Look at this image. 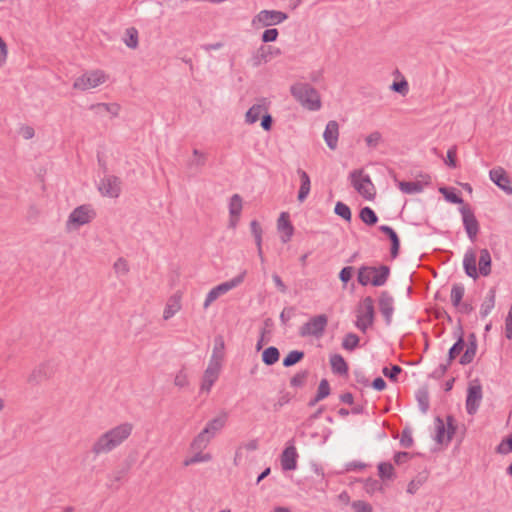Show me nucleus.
Segmentation results:
<instances>
[{"label": "nucleus", "instance_id": "obj_61", "mask_svg": "<svg viewBox=\"0 0 512 512\" xmlns=\"http://www.w3.org/2000/svg\"><path fill=\"white\" fill-rule=\"evenodd\" d=\"M278 35H279V32H278V30L276 28L266 29L262 33L261 40L264 43L274 42V41L277 40Z\"/></svg>", "mask_w": 512, "mask_h": 512}, {"label": "nucleus", "instance_id": "obj_47", "mask_svg": "<svg viewBox=\"0 0 512 512\" xmlns=\"http://www.w3.org/2000/svg\"><path fill=\"white\" fill-rule=\"evenodd\" d=\"M436 424V441L439 444H443L446 442V426L444 421L440 417H436L435 419Z\"/></svg>", "mask_w": 512, "mask_h": 512}, {"label": "nucleus", "instance_id": "obj_5", "mask_svg": "<svg viewBox=\"0 0 512 512\" xmlns=\"http://www.w3.org/2000/svg\"><path fill=\"white\" fill-rule=\"evenodd\" d=\"M245 276H246V271L244 270L243 272H241L239 275H237L233 279L223 282V283L217 285L216 287L212 288L208 292L206 299L204 301V304H203L204 309H207L211 305V303L214 302L221 295H223V294L227 293L228 291L232 290L233 288H236L237 286H239L244 281Z\"/></svg>", "mask_w": 512, "mask_h": 512}, {"label": "nucleus", "instance_id": "obj_6", "mask_svg": "<svg viewBox=\"0 0 512 512\" xmlns=\"http://www.w3.org/2000/svg\"><path fill=\"white\" fill-rule=\"evenodd\" d=\"M106 81V75L101 70H93L86 72L80 77L76 78L73 83V88L81 91L95 88Z\"/></svg>", "mask_w": 512, "mask_h": 512}, {"label": "nucleus", "instance_id": "obj_20", "mask_svg": "<svg viewBox=\"0 0 512 512\" xmlns=\"http://www.w3.org/2000/svg\"><path fill=\"white\" fill-rule=\"evenodd\" d=\"M277 228L282 233L281 241L287 243L294 233V227L289 219L288 212H282L277 221Z\"/></svg>", "mask_w": 512, "mask_h": 512}, {"label": "nucleus", "instance_id": "obj_12", "mask_svg": "<svg viewBox=\"0 0 512 512\" xmlns=\"http://www.w3.org/2000/svg\"><path fill=\"white\" fill-rule=\"evenodd\" d=\"M221 364L218 360H210L208 367L204 371L201 391L209 393L213 384L217 381L220 373Z\"/></svg>", "mask_w": 512, "mask_h": 512}, {"label": "nucleus", "instance_id": "obj_22", "mask_svg": "<svg viewBox=\"0 0 512 512\" xmlns=\"http://www.w3.org/2000/svg\"><path fill=\"white\" fill-rule=\"evenodd\" d=\"M242 198L239 194H234L230 198L229 203V213H230V221H229V227L235 228L238 224L241 211H242Z\"/></svg>", "mask_w": 512, "mask_h": 512}, {"label": "nucleus", "instance_id": "obj_38", "mask_svg": "<svg viewBox=\"0 0 512 512\" xmlns=\"http://www.w3.org/2000/svg\"><path fill=\"white\" fill-rule=\"evenodd\" d=\"M371 271H375V266L362 265L358 269L357 281L362 286L371 284Z\"/></svg>", "mask_w": 512, "mask_h": 512}, {"label": "nucleus", "instance_id": "obj_42", "mask_svg": "<svg viewBox=\"0 0 512 512\" xmlns=\"http://www.w3.org/2000/svg\"><path fill=\"white\" fill-rule=\"evenodd\" d=\"M439 192L444 196L446 201L453 204H463V199L460 197L454 188L440 187Z\"/></svg>", "mask_w": 512, "mask_h": 512}, {"label": "nucleus", "instance_id": "obj_54", "mask_svg": "<svg viewBox=\"0 0 512 512\" xmlns=\"http://www.w3.org/2000/svg\"><path fill=\"white\" fill-rule=\"evenodd\" d=\"M402 372V368L399 365H392L390 368L384 367L382 373L390 381L396 382L399 374Z\"/></svg>", "mask_w": 512, "mask_h": 512}, {"label": "nucleus", "instance_id": "obj_45", "mask_svg": "<svg viewBox=\"0 0 512 512\" xmlns=\"http://www.w3.org/2000/svg\"><path fill=\"white\" fill-rule=\"evenodd\" d=\"M181 308L180 302L176 298H170L169 302L167 303L164 312H163V318L165 320L170 319L172 316L175 315L176 312H178Z\"/></svg>", "mask_w": 512, "mask_h": 512}, {"label": "nucleus", "instance_id": "obj_23", "mask_svg": "<svg viewBox=\"0 0 512 512\" xmlns=\"http://www.w3.org/2000/svg\"><path fill=\"white\" fill-rule=\"evenodd\" d=\"M476 351H477V338L474 333H471L468 336V343L466 345V350L460 357L459 363L464 366L472 363V361L474 360V357L476 355Z\"/></svg>", "mask_w": 512, "mask_h": 512}, {"label": "nucleus", "instance_id": "obj_3", "mask_svg": "<svg viewBox=\"0 0 512 512\" xmlns=\"http://www.w3.org/2000/svg\"><path fill=\"white\" fill-rule=\"evenodd\" d=\"M291 95L305 108L317 111L321 108L317 90L308 83H296L290 88Z\"/></svg>", "mask_w": 512, "mask_h": 512}, {"label": "nucleus", "instance_id": "obj_41", "mask_svg": "<svg viewBox=\"0 0 512 512\" xmlns=\"http://www.w3.org/2000/svg\"><path fill=\"white\" fill-rule=\"evenodd\" d=\"M225 348L224 339L221 335H218L214 339V348L213 354L210 360H218L221 364V360L223 359V350Z\"/></svg>", "mask_w": 512, "mask_h": 512}, {"label": "nucleus", "instance_id": "obj_37", "mask_svg": "<svg viewBox=\"0 0 512 512\" xmlns=\"http://www.w3.org/2000/svg\"><path fill=\"white\" fill-rule=\"evenodd\" d=\"M416 400L418 402L419 409L422 413H426L429 410V392L426 387L420 388L416 392Z\"/></svg>", "mask_w": 512, "mask_h": 512}, {"label": "nucleus", "instance_id": "obj_46", "mask_svg": "<svg viewBox=\"0 0 512 512\" xmlns=\"http://www.w3.org/2000/svg\"><path fill=\"white\" fill-rule=\"evenodd\" d=\"M132 465H133V460H129V459L125 460L123 465L119 469H117L116 471H114L112 473L111 478L114 481H121L127 475V473L130 471Z\"/></svg>", "mask_w": 512, "mask_h": 512}, {"label": "nucleus", "instance_id": "obj_28", "mask_svg": "<svg viewBox=\"0 0 512 512\" xmlns=\"http://www.w3.org/2000/svg\"><path fill=\"white\" fill-rule=\"evenodd\" d=\"M227 421V414L223 412L221 415L210 420L204 430H208V434L212 436V438L225 426Z\"/></svg>", "mask_w": 512, "mask_h": 512}, {"label": "nucleus", "instance_id": "obj_51", "mask_svg": "<svg viewBox=\"0 0 512 512\" xmlns=\"http://www.w3.org/2000/svg\"><path fill=\"white\" fill-rule=\"evenodd\" d=\"M359 344V337L354 333H348L345 335L342 341V347L346 350L352 351Z\"/></svg>", "mask_w": 512, "mask_h": 512}, {"label": "nucleus", "instance_id": "obj_55", "mask_svg": "<svg viewBox=\"0 0 512 512\" xmlns=\"http://www.w3.org/2000/svg\"><path fill=\"white\" fill-rule=\"evenodd\" d=\"M211 459H212L211 454H209V453L203 454V453H201V451H199L198 453L193 455L191 458L186 459L184 461V465L189 466L191 464H195V463H199V462H208Z\"/></svg>", "mask_w": 512, "mask_h": 512}, {"label": "nucleus", "instance_id": "obj_26", "mask_svg": "<svg viewBox=\"0 0 512 512\" xmlns=\"http://www.w3.org/2000/svg\"><path fill=\"white\" fill-rule=\"evenodd\" d=\"M458 330H459L458 339L456 340V342L452 345V347L448 351L447 361L449 363H452L456 359V357L463 351V349L465 347V341H464V337H463L464 331H463V327H462L460 319L458 320Z\"/></svg>", "mask_w": 512, "mask_h": 512}, {"label": "nucleus", "instance_id": "obj_27", "mask_svg": "<svg viewBox=\"0 0 512 512\" xmlns=\"http://www.w3.org/2000/svg\"><path fill=\"white\" fill-rule=\"evenodd\" d=\"M371 285L375 287H380L386 284L389 276H390V267L387 265H380L378 267L375 266V271H371Z\"/></svg>", "mask_w": 512, "mask_h": 512}, {"label": "nucleus", "instance_id": "obj_62", "mask_svg": "<svg viewBox=\"0 0 512 512\" xmlns=\"http://www.w3.org/2000/svg\"><path fill=\"white\" fill-rule=\"evenodd\" d=\"M381 140H382V135L378 131H374V132L370 133L365 138L367 146H369L371 148L377 147Z\"/></svg>", "mask_w": 512, "mask_h": 512}, {"label": "nucleus", "instance_id": "obj_39", "mask_svg": "<svg viewBox=\"0 0 512 512\" xmlns=\"http://www.w3.org/2000/svg\"><path fill=\"white\" fill-rule=\"evenodd\" d=\"M310 375L309 370L304 369L298 371L291 379L290 386L293 388H302L306 385L308 377Z\"/></svg>", "mask_w": 512, "mask_h": 512}, {"label": "nucleus", "instance_id": "obj_50", "mask_svg": "<svg viewBox=\"0 0 512 512\" xmlns=\"http://www.w3.org/2000/svg\"><path fill=\"white\" fill-rule=\"evenodd\" d=\"M124 39L127 47L135 49L138 46V31L135 28H128L125 33Z\"/></svg>", "mask_w": 512, "mask_h": 512}, {"label": "nucleus", "instance_id": "obj_32", "mask_svg": "<svg viewBox=\"0 0 512 512\" xmlns=\"http://www.w3.org/2000/svg\"><path fill=\"white\" fill-rule=\"evenodd\" d=\"M212 439V436L208 434V430H202L192 441L191 448L193 450L201 451L202 449L206 448L209 444L210 440Z\"/></svg>", "mask_w": 512, "mask_h": 512}, {"label": "nucleus", "instance_id": "obj_30", "mask_svg": "<svg viewBox=\"0 0 512 512\" xmlns=\"http://www.w3.org/2000/svg\"><path fill=\"white\" fill-rule=\"evenodd\" d=\"M330 365L334 374L345 375L348 372V364L340 354L330 357Z\"/></svg>", "mask_w": 512, "mask_h": 512}, {"label": "nucleus", "instance_id": "obj_7", "mask_svg": "<svg viewBox=\"0 0 512 512\" xmlns=\"http://www.w3.org/2000/svg\"><path fill=\"white\" fill-rule=\"evenodd\" d=\"M327 323L328 317L325 314L314 316L300 327L299 335L301 337L314 336L319 338L324 334Z\"/></svg>", "mask_w": 512, "mask_h": 512}, {"label": "nucleus", "instance_id": "obj_44", "mask_svg": "<svg viewBox=\"0 0 512 512\" xmlns=\"http://www.w3.org/2000/svg\"><path fill=\"white\" fill-rule=\"evenodd\" d=\"M263 106L260 104H254L251 106L245 115V120L249 124H253L260 118V115L263 111Z\"/></svg>", "mask_w": 512, "mask_h": 512}, {"label": "nucleus", "instance_id": "obj_16", "mask_svg": "<svg viewBox=\"0 0 512 512\" xmlns=\"http://www.w3.org/2000/svg\"><path fill=\"white\" fill-rule=\"evenodd\" d=\"M350 178L352 180V185L355 190L361 194L366 199H371L373 194L368 192L366 189V184L373 186L369 175L362 176V170H354L350 173Z\"/></svg>", "mask_w": 512, "mask_h": 512}, {"label": "nucleus", "instance_id": "obj_15", "mask_svg": "<svg viewBox=\"0 0 512 512\" xmlns=\"http://www.w3.org/2000/svg\"><path fill=\"white\" fill-rule=\"evenodd\" d=\"M491 181L503 190L507 195H512L511 180L507 172L502 167H496L490 170Z\"/></svg>", "mask_w": 512, "mask_h": 512}, {"label": "nucleus", "instance_id": "obj_63", "mask_svg": "<svg viewBox=\"0 0 512 512\" xmlns=\"http://www.w3.org/2000/svg\"><path fill=\"white\" fill-rule=\"evenodd\" d=\"M391 90L397 92V93H400L402 95H405L408 93V83L406 80H401V81H394L391 85Z\"/></svg>", "mask_w": 512, "mask_h": 512}, {"label": "nucleus", "instance_id": "obj_19", "mask_svg": "<svg viewBox=\"0 0 512 512\" xmlns=\"http://www.w3.org/2000/svg\"><path fill=\"white\" fill-rule=\"evenodd\" d=\"M298 453L294 445L287 446L281 456V466L284 471H291L297 468Z\"/></svg>", "mask_w": 512, "mask_h": 512}, {"label": "nucleus", "instance_id": "obj_25", "mask_svg": "<svg viewBox=\"0 0 512 512\" xmlns=\"http://www.w3.org/2000/svg\"><path fill=\"white\" fill-rule=\"evenodd\" d=\"M297 174L300 178V188L298 191L297 200L300 203H303L310 193L311 181L306 171L299 168L297 169Z\"/></svg>", "mask_w": 512, "mask_h": 512}, {"label": "nucleus", "instance_id": "obj_9", "mask_svg": "<svg viewBox=\"0 0 512 512\" xmlns=\"http://www.w3.org/2000/svg\"><path fill=\"white\" fill-rule=\"evenodd\" d=\"M288 18V15L276 10H262L252 20V24L256 26L260 24L263 27L277 25Z\"/></svg>", "mask_w": 512, "mask_h": 512}, {"label": "nucleus", "instance_id": "obj_64", "mask_svg": "<svg viewBox=\"0 0 512 512\" xmlns=\"http://www.w3.org/2000/svg\"><path fill=\"white\" fill-rule=\"evenodd\" d=\"M354 268L352 266H345L341 269L339 273L340 281L346 285L352 278Z\"/></svg>", "mask_w": 512, "mask_h": 512}, {"label": "nucleus", "instance_id": "obj_33", "mask_svg": "<svg viewBox=\"0 0 512 512\" xmlns=\"http://www.w3.org/2000/svg\"><path fill=\"white\" fill-rule=\"evenodd\" d=\"M280 352L277 347L270 346L262 353V361L267 366H272L279 361Z\"/></svg>", "mask_w": 512, "mask_h": 512}, {"label": "nucleus", "instance_id": "obj_21", "mask_svg": "<svg viewBox=\"0 0 512 512\" xmlns=\"http://www.w3.org/2000/svg\"><path fill=\"white\" fill-rule=\"evenodd\" d=\"M53 372L54 370L49 363H43L32 371L28 377V382L31 384H39L50 378Z\"/></svg>", "mask_w": 512, "mask_h": 512}, {"label": "nucleus", "instance_id": "obj_56", "mask_svg": "<svg viewBox=\"0 0 512 512\" xmlns=\"http://www.w3.org/2000/svg\"><path fill=\"white\" fill-rule=\"evenodd\" d=\"M496 450L500 454H509L512 452V433L501 441Z\"/></svg>", "mask_w": 512, "mask_h": 512}, {"label": "nucleus", "instance_id": "obj_31", "mask_svg": "<svg viewBox=\"0 0 512 512\" xmlns=\"http://www.w3.org/2000/svg\"><path fill=\"white\" fill-rule=\"evenodd\" d=\"M330 385L327 379H322L319 383L317 393L314 398L308 402L309 407L315 406L319 401L330 395Z\"/></svg>", "mask_w": 512, "mask_h": 512}, {"label": "nucleus", "instance_id": "obj_53", "mask_svg": "<svg viewBox=\"0 0 512 512\" xmlns=\"http://www.w3.org/2000/svg\"><path fill=\"white\" fill-rule=\"evenodd\" d=\"M446 443H449L457 430L456 420L452 415L446 417Z\"/></svg>", "mask_w": 512, "mask_h": 512}, {"label": "nucleus", "instance_id": "obj_8", "mask_svg": "<svg viewBox=\"0 0 512 512\" xmlns=\"http://www.w3.org/2000/svg\"><path fill=\"white\" fill-rule=\"evenodd\" d=\"M96 216L95 211L90 205H80L76 207L69 215L67 220V228L73 226L79 228L91 222Z\"/></svg>", "mask_w": 512, "mask_h": 512}, {"label": "nucleus", "instance_id": "obj_58", "mask_svg": "<svg viewBox=\"0 0 512 512\" xmlns=\"http://www.w3.org/2000/svg\"><path fill=\"white\" fill-rule=\"evenodd\" d=\"M413 442L411 429L408 427L404 428L401 433L400 445L404 448H410Z\"/></svg>", "mask_w": 512, "mask_h": 512}, {"label": "nucleus", "instance_id": "obj_52", "mask_svg": "<svg viewBox=\"0 0 512 512\" xmlns=\"http://www.w3.org/2000/svg\"><path fill=\"white\" fill-rule=\"evenodd\" d=\"M90 109H103L116 117L119 114L120 106L117 103H98L91 105Z\"/></svg>", "mask_w": 512, "mask_h": 512}, {"label": "nucleus", "instance_id": "obj_2", "mask_svg": "<svg viewBox=\"0 0 512 512\" xmlns=\"http://www.w3.org/2000/svg\"><path fill=\"white\" fill-rule=\"evenodd\" d=\"M491 255L488 249H481L478 259V268L476 266V255L472 250L466 252L463 260V267L467 276L474 280L479 275L488 276L491 273Z\"/></svg>", "mask_w": 512, "mask_h": 512}, {"label": "nucleus", "instance_id": "obj_59", "mask_svg": "<svg viewBox=\"0 0 512 512\" xmlns=\"http://www.w3.org/2000/svg\"><path fill=\"white\" fill-rule=\"evenodd\" d=\"M351 507L353 512H373L372 506L361 500L353 501Z\"/></svg>", "mask_w": 512, "mask_h": 512}, {"label": "nucleus", "instance_id": "obj_4", "mask_svg": "<svg viewBox=\"0 0 512 512\" xmlns=\"http://www.w3.org/2000/svg\"><path fill=\"white\" fill-rule=\"evenodd\" d=\"M375 320L374 300L371 296L364 297L357 308L356 327L362 332H366Z\"/></svg>", "mask_w": 512, "mask_h": 512}, {"label": "nucleus", "instance_id": "obj_40", "mask_svg": "<svg viewBox=\"0 0 512 512\" xmlns=\"http://www.w3.org/2000/svg\"><path fill=\"white\" fill-rule=\"evenodd\" d=\"M305 356V353L300 350H292L290 351L283 359V366L284 367H291L295 364L299 363Z\"/></svg>", "mask_w": 512, "mask_h": 512}, {"label": "nucleus", "instance_id": "obj_11", "mask_svg": "<svg viewBox=\"0 0 512 512\" xmlns=\"http://www.w3.org/2000/svg\"><path fill=\"white\" fill-rule=\"evenodd\" d=\"M460 213L462 215L463 225L469 239L471 241H475L479 232L478 220L476 219L472 209L468 204L462 205L460 208Z\"/></svg>", "mask_w": 512, "mask_h": 512}, {"label": "nucleus", "instance_id": "obj_34", "mask_svg": "<svg viewBox=\"0 0 512 512\" xmlns=\"http://www.w3.org/2000/svg\"><path fill=\"white\" fill-rule=\"evenodd\" d=\"M378 475L382 481L394 480L396 475L390 462H380L377 466Z\"/></svg>", "mask_w": 512, "mask_h": 512}, {"label": "nucleus", "instance_id": "obj_1", "mask_svg": "<svg viewBox=\"0 0 512 512\" xmlns=\"http://www.w3.org/2000/svg\"><path fill=\"white\" fill-rule=\"evenodd\" d=\"M133 430L131 423H122L103 433L92 445L91 451L95 456L107 454L127 440Z\"/></svg>", "mask_w": 512, "mask_h": 512}, {"label": "nucleus", "instance_id": "obj_48", "mask_svg": "<svg viewBox=\"0 0 512 512\" xmlns=\"http://www.w3.org/2000/svg\"><path fill=\"white\" fill-rule=\"evenodd\" d=\"M334 212L345 221H351L352 213L350 208L345 203L338 201L335 205Z\"/></svg>", "mask_w": 512, "mask_h": 512}, {"label": "nucleus", "instance_id": "obj_60", "mask_svg": "<svg viewBox=\"0 0 512 512\" xmlns=\"http://www.w3.org/2000/svg\"><path fill=\"white\" fill-rule=\"evenodd\" d=\"M206 160L207 157L190 159L187 162V167L189 169L195 170V172L198 173L201 170V168L206 164Z\"/></svg>", "mask_w": 512, "mask_h": 512}, {"label": "nucleus", "instance_id": "obj_49", "mask_svg": "<svg viewBox=\"0 0 512 512\" xmlns=\"http://www.w3.org/2000/svg\"><path fill=\"white\" fill-rule=\"evenodd\" d=\"M364 489L372 495L377 491H383V486L379 480L369 477L364 481Z\"/></svg>", "mask_w": 512, "mask_h": 512}, {"label": "nucleus", "instance_id": "obj_14", "mask_svg": "<svg viewBox=\"0 0 512 512\" xmlns=\"http://www.w3.org/2000/svg\"><path fill=\"white\" fill-rule=\"evenodd\" d=\"M378 307L384 317L385 324L389 326L392 323L394 313V298L388 291H382L380 293Z\"/></svg>", "mask_w": 512, "mask_h": 512}, {"label": "nucleus", "instance_id": "obj_29", "mask_svg": "<svg viewBox=\"0 0 512 512\" xmlns=\"http://www.w3.org/2000/svg\"><path fill=\"white\" fill-rule=\"evenodd\" d=\"M495 299H496V288L492 287L487 293V296L485 297L483 303L481 304L480 308V316L482 318H485L489 315L491 310L495 306Z\"/></svg>", "mask_w": 512, "mask_h": 512}, {"label": "nucleus", "instance_id": "obj_57", "mask_svg": "<svg viewBox=\"0 0 512 512\" xmlns=\"http://www.w3.org/2000/svg\"><path fill=\"white\" fill-rule=\"evenodd\" d=\"M251 233L255 238L257 246L262 244V228L257 220H253L250 223Z\"/></svg>", "mask_w": 512, "mask_h": 512}, {"label": "nucleus", "instance_id": "obj_13", "mask_svg": "<svg viewBox=\"0 0 512 512\" xmlns=\"http://www.w3.org/2000/svg\"><path fill=\"white\" fill-rule=\"evenodd\" d=\"M99 191L103 196L117 198L121 193V181L117 176H105L99 184Z\"/></svg>", "mask_w": 512, "mask_h": 512}, {"label": "nucleus", "instance_id": "obj_43", "mask_svg": "<svg viewBox=\"0 0 512 512\" xmlns=\"http://www.w3.org/2000/svg\"><path fill=\"white\" fill-rule=\"evenodd\" d=\"M465 288L462 284L457 283L451 289V302L454 307H458L464 296Z\"/></svg>", "mask_w": 512, "mask_h": 512}, {"label": "nucleus", "instance_id": "obj_35", "mask_svg": "<svg viewBox=\"0 0 512 512\" xmlns=\"http://www.w3.org/2000/svg\"><path fill=\"white\" fill-rule=\"evenodd\" d=\"M398 187L406 194L420 193L423 191V184L420 181H401Z\"/></svg>", "mask_w": 512, "mask_h": 512}, {"label": "nucleus", "instance_id": "obj_18", "mask_svg": "<svg viewBox=\"0 0 512 512\" xmlns=\"http://www.w3.org/2000/svg\"><path fill=\"white\" fill-rule=\"evenodd\" d=\"M323 138L330 150H336L338 147L339 124L335 120H330L325 127Z\"/></svg>", "mask_w": 512, "mask_h": 512}, {"label": "nucleus", "instance_id": "obj_36", "mask_svg": "<svg viewBox=\"0 0 512 512\" xmlns=\"http://www.w3.org/2000/svg\"><path fill=\"white\" fill-rule=\"evenodd\" d=\"M359 218L368 226H373L378 222V216L375 211L368 206H365L360 210Z\"/></svg>", "mask_w": 512, "mask_h": 512}, {"label": "nucleus", "instance_id": "obj_17", "mask_svg": "<svg viewBox=\"0 0 512 512\" xmlns=\"http://www.w3.org/2000/svg\"><path fill=\"white\" fill-rule=\"evenodd\" d=\"M280 49L273 46L261 45L252 55L250 62L252 67H259L263 62H267L272 56L280 55Z\"/></svg>", "mask_w": 512, "mask_h": 512}, {"label": "nucleus", "instance_id": "obj_24", "mask_svg": "<svg viewBox=\"0 0 512 512\" xmlns=\"http://www.w3.org/2000/svg\"><path fill=\"white\" fill-rule=\"evenodd\" d=\"M379 230L384 233L391 242L390 254L393 259L399 255L400 239L393 228L388 225H381Z\"/></svg>", "mask_w": 512, "mask_h": 512}, {"label": "nucleus", "instance_id": "obj_10", "mask_svg": "<svg viewBox=\"0 0 512 512\" xmlns=\"http://www.w3.org/2000/svg\"><path fill=\"white\" fill-rule=\"evenodd\" d=\"M482 400V386L478 380L473 381L467 389L466 411L469 415H474Z\"/></svg>", "mask_w": 512, "mask_h": 512}]
</instances>
